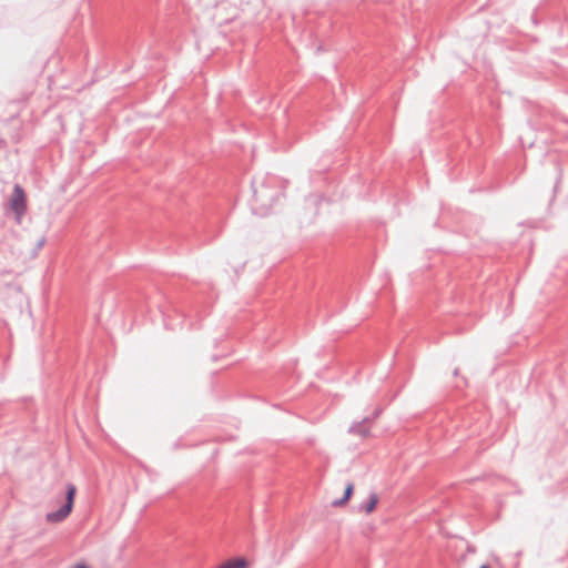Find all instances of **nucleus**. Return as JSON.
<instances>
[{"instance_id": "nucleus-3", "label": "nucleus", "mask_w": 568, "mask_h": 568, "mask_svg": "<svg viewBox=\"0 0 568 568\" xmlns=\"http://www.w3.org/2000/svg\"><path fill=\"white\" fill-rule=\"evenodd\" d=\"M10 207L16 214V221L20 223L27 211V199L23 189L19 184H14L13 186V193L10 199Z\"/></svg>"}, {"instance_id": "nucleus-4", "label": "nucleus", "mask_w": 568, "mask_h": 568, "mask_svg": "<svg viewBox=\"0 0 568 568\" xmlns=\"http://www.w3.org/2000/svg\"><path fill=\"white\" fill-rule=\"evenodd\" d=\"M381 414V410L377 409L373 417H365L362 422L359 423H355L353 424L351 427H349V433L351 434H355V435H359L362 437H365L368 435L369 433V429H368V426L367 424L372 422V419L376 418L378 415Z\"/></svg>"}, {"instance_id": "nucleus-7", "label": "nucleus", "mask_w": 568, "mask_h": 568, "mask_svg": "<svg viewBox=\"0 0 568 568\" xmlns=\"http://www.w3.org/2000/svg\"><path fill=\"white\" fill-rule=\"evenodd\" d=\"M377 503V495L373 493L369 495L368 501L364 504L361 508L364 509L367 514H369L375 509Z\"/></svg>"}, {"instance_id": "nucleus-9", "label": "nucleus", "mask_w": 568, "mask_h": 568, "mask_svg": "<svg viewBox=\"0 0 568 568\" xmlns=\"http://www.w3.org/2000/svg\"><path fill=\"white\" fill-rule=\"evenodd\" d=\"M74 568H88V567L85 565H83V564H79Z\"/></svg>"}, {"instance_id": "nucleus-6", "label": "nucleus", "mask_w": 568, "mask_h": 568, "mask_svg": "<svg viewBox=\"0 0 568 568\" xmlns=\"http://www.w3.org/2000/svg\"><path fill=\"white\" fill-rule=\"evenodd\" d=\"M246 560L243 558L231 559L224 562L220 568H245Z\"/></svg>"}, {"instance_id": "nucleus-2", "label": "nucleus", "mask_w": 568, "mask_h": 568, "mask_svg": "<svg viewBox=\"0 0 568 568\" xmlns=\"http://www.w3.org/2000/svg\"><path fill=\"white\" fill-rule=\"evenodd\" d=\"M75 493H77L75 486L72 484H68L65 495H64V503L61 505V507L58 510L48 513L45 515V520L51 524H58V523H62L64 519H67V517L72 511Z\"/></svg>"}, {"instance_id": "nucleus-1", "label": "nucleus", "mask_w": 568, "mask_h": 568, "mask_svg": "<svg viewBox=\"0 0 568 568\" xmlns=\"http://www.w3.org/2000/svg\"><path fill=\"white\" fill-rule=\"evenodd\" d=\"M253 192L255 203L261 205L253 210L262 215L266 214L273 203L280 197V192L271 189L265 182H262L258 186H255V182H253Z\"/></svg>"}, {"instance_id": "nucleus-5", "label": "nucleus", "mask_w": 568, "mask_h": 568, "mask_svg": "<svg viewBox=\"0 0 568 568\" xmlns=\"http://www.w3.org/2000/svg\"><path fill=\"white\" fill-rule=\"evenodd\" d=\"M353 491H354V485L352 483L347 484V486L345 487V491H344V495L342 498L339 499H335L334 501H332V505L334 507H341L343 506L344 504H346L349 498L352 497L353 495Z\"/></svg>"}, {"instance_id": "nucleus-10", "label": "nucleus", "mask_w": 568, "mask_h": 568, "mask_svg": "<svg viewBox=\"0 0 568 568\" xmlns=\"http://www.w3.org/2000/svg\"><path fill=\"white\" fill-rule=\"evenodd\" d=\"M480 568H489V567H488V566H486V565H483Z\"/></svg>"}, {"instance_id": "nucleus-8", "label": "nucleus", "mask_w": 568, "mask_h": 568, "mask_svg": "<svg viewBox=\"0 0 568 568\" xmlns=\"http://www.w3.org/2000/svg\"><path fill=\"white\" fill-rule=\"evenodd\" d=\"M44 242L45 240L44 239H41L39 242H38V248L42 247L44 245Z\"/></svg>"}]
</instances>
